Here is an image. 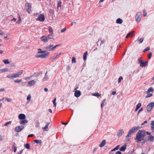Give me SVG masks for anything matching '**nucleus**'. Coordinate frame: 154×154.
Returning <instances> with one entry per match:
<instances>
[{"instance_id": "nucleus-1", "label": "nucleus", "mask_w": 154, "mask_h": 154, "mask_svg": "<svg viewBox=\"0 0 154 154\" xmlns=\"http://www.w3.org/2000/svg\"><path fill=\"white\" fill-rule=\"evenodd\" d=\"M146 131L143 130L139 131L137 133L136 137L134 139L137 143L140 142L143 140L144 137L146 136Z\"/></svg>"}, {"instance_id": "nucleus-2", "label": "nucleus", "mask_w": 154, "mask_h": 154, "mask_svg": "<svg viewBox=\"0 0 154 154\" xmlns=\"http://www.w3.org/2000/svg\"><path fill=\"white\" fill-rule=\"evenodd\" d=\"M49 32L48 33V37L49 39H53L54 40V36L53 35V31L52 28L49 26L48 28Z\"/></svg>"}, {"instance_id": "nucleus-3", "label": "nucleus", "mask_w": 154, "mask_h": 154, "mask_svg": "<svg viewBox=\"0 0 154 154\" xmlns=\"http://www.w3.org/2000/svg\"><path fill=\"white\" fill-rule=\"evenodd\" d=\"M140 128L138 127L134 126L133 127L128 131V134L126 137H130V135L135 130H138Z\"/></svg>"}, {"instance_id": "nucleus-4", "label": "nucleus", "mask_w": 154, "mask_h": 154, "mask_svg": "<svg viewBox=\"0 0 154 154\" xmlns=\"http://www.w3.org/2000/svg\"><path fill=\"white\" fill-rule=\"evenodd\" d=\"M49 54V52H47L44 54L36 55L35 57L36 58H41L42 59H43L48 57Z\"/></svg>"}, {"instance_id": "nucleus-5", "label": "nucleus", "mask_w": 154, "mask_h": 154, "mask_svg": "<svg viewBox=\"0 0 154 154\" xmlns=\"http://www.w3.org/2000/svg\"><path fill=\"white\" fill-rule=\"evenodd\" d=\"M154 106V103L151 102L148 104L146 107L147 111L149 112H150Z\"/></svg>"}, {"instance_id": "nucleus-6", "label": "nucleus", "mask_w": 154, "mask_h": 154, "mask_svg": "<svg viewBox=\"0 0 154 154\" xmlns=\"http://www.w3.org/2000/svg\"><path fill=\"white\" fill-rule=\"evenodd\" d=\"M142 13L141 12H137L135 17V20L137 22H139L140 21Z\"/></svg>"}, {"instance_id": "nucleus-7", "label": "nucleus", "mask_w": 154, "mask_h": 154, "mask_svg": "<svg viewBox=\"0 0 154 154\" xmlns=\"http://www.w3.org/2000/svg\"><path fill=\"white\" fill-rule=\"evenodd\" d=\"M45 20V17L43 14H40L38 17L36 19V21H39L41 22H43Z\"/></svg>"}, {"instance_id": "nucleus-8", "label": "nucleus", "mask_w": 154, "mask_h": 154, "mask_svg": "<svg viewBox=\"0 0 154 154\" xmlns=\"http://www.w3.org/2000/svg\"><path fill=\"white\" fill-rule=\"evenodd\" d=\"M36 82V81L34 80L29 81L28 82V84L29 87H32L34 85Z\"/></svg>"}, {"instance_id": "nucleus-9", "label": "nucleus", "mask_w": 154, "mask_h": 154, "mask_svg": "<svg viewBox=\"0 0 154 154\" xmlns=\"http://www.w3.org/2000/svg\"><path fill=\"white\" fill-rule=\"evenodd\" d=\"M53 48V45L51 44L45 47V49L47 50L48 51H51L54 50Z\"/></svg>"}, {"instance_id": "nucleus-10", "label": "nucleus", "mask_w": 154, "mask_h": 154, "mask_svg": "<svg viewBox=\"0 0 154 154\" xmlns=\"http://www.w3.org/2000/svg\"><path fill=\"white\" fill-rule=\"evenodd\" d=\"M134 31H132L128 33L126 35L125 37L126 38H128L129 37H132L134 35Z\"/></svg>"}, {"instance_id": "nucleus-11", "label": "nucleus", "mask_w": 154, "mask_h": 154, "mask_svg": "<svg viewBox=\"0 0 154 154\" xmlns=\"http://www.w3.org/2000/svg\"><path fill=\"white\" fill-rule=\"evenodd\" d=\"M81 95V92L79 90H76L75 91L74 95L76 97H79Z\"/></svg>"}, {"instance_id": "nucleus-12", "label": "nucleus", "mask_w": 154, "mask_h": 154, "mask_svg": "<svg viewBox=\"0 0 154 154\" xmlns=\"http://www.w3.org/2000/svg\"><path fill=\"white\" fill-rule=\"evenodd\" d=\"M26 118V116L23 114H20L18 116V118L20 120L24 119Z\"/></svg>"}, {"instance_id": "nucleus-13", "label": "nucleus", "mask_w": 154, "mask_h": 154, "mask_svg": "<svg viewBox=\"0 0 154 154\" xmlns=\"http://www.w3.org/2000/svg\"><path fill=\"white\" fill-rule=\"evenodd\" d=\"M148 63V62L147 61H146L145 62H144L143 61L140 63V66L141 67H145L147 65V64Z\"/></svg>"}, {"instance_id": "nucleus-14", "label": "nucleus", "mask_w": 154, "mask_h": 154, "mask_svg": "<svg viewBox=\"0 0 154 154\" xmlns=\"http://www.w3.org/2000/svg\"><path fill=\"white\" fill-rule=\"evenodd\" d=\"M28 121L26 120V119H23L21 120H20L19 121V123L20 124L24 125L26 124L28 122Z\"/></svg>"}, {"instance_id": "nucleus-15", "label": "nucleus", "mask_w": 154, "mask_h": 154, "mask_svg": "<svg viewBox=\"0 0 154 154\" xmlns=\"http://www.w3.org/2000/svg\"><path fill=\"white\" fill-rule=\"evenodd\" d=\"M124 133V131L122 129L119 130L118 132L117 135L119 137H121Z\"/></svg>"}, {"instance_id": "nucleus-16", "label": "nucleus", "mask_w": 154, "mask_h": 154, "mask_svg": "<svg viewBox=\"0 0 154 154\" xmlns=\"http://www.w3.org/2000/svg\"><path fill=\"white\" fill-rule=\"evenodd\" d=\"M31 4L29 3H28V8L27 9V11L29 14H30L31 11Z\"/></svg>"}, {"instance_id": "nucleus-17", "label": "nucleus", "mask_w": 154, "mask_h": 154, "mask_svg": "<svg viewBox=\"0 0 154 154\" xmlns=\"http://www.w3.org/2000/svg\"><path fill=\"white\" fill-rule=\"evenodd\" d=\"M123 22V20L120 18L117 19L116 20V23L118 24H121Z\"/></svg>"}, {"instance_id": "nucleus-18", "label": "nucleus", "mask_w": 154, "mask_h": 154, "mask_svg": "<svg viewBox=\"0 0 154 154\" xmlns=\"http://www.w3.org/2000/svg\"><path fill=\"white\" fill-rule=\"evenodd\" d=\"M62 2L61 0H60L58 1V3L57 5V9H61V5Z\"/></svg>"}, {"instance_id": "nucleus-19", "label": "nucleus", "mask_w": 154, "mask_h": 154, "mask_svg": "<svg viewBox=\"0 0 154 154\" xmlns=\"http://www.w3.org/2000/svg\"><path fill=\"white\" fill-rule=\"evenodd\" d=\"M106 143V140H103L101 143L100 144L99 146L100 147H102L104 146Z\"/></svg>"}, {"instance_id": "nucleus-20", "label": "nucleus", "mask_w": 154, "mask_h": 154, "mask_svg": "<svg viewBox=\"0 0 154 154\" xmlns=\"http://www.w3.org/2000/svg\"><path fill=\"white\" fill-rule=\"evenodd\" d=\"M126 148V146L124 145L119 148V150L121 151H125Z\"/></svg>"}, {"instance_id": "nucleus-21", "label": "nucleus", "mask_w": 154, "mask_h": 154, "mask_svg": "<svg viewBox=\"0 0 154 154\" xmlns=\"http://www.w3.org/2000/svg\"><path fill=\"white\" fill-rule=\"evenodd\" d=\"M88 54V52L86 51L84 54L83 55V59L84 61H85L87 59V55Z\"/></svg>"}, {"instance_id": "nucleus-22", "label": "nucleus", "mask_w": 154, "mask_h": 154, "mask_svg": "<svg viewBox=\"0 0 154 154\" xmlns=\"http://www.w3.org/2000/svg\"><path fill=\"white\" fill-rule=\"evenodd\" d=\"M154 90L152 87H150L147 90V91H146V94H148L150 92H153Z\"/></svg>"}, {"instance_id": "nucleus-23", "label": "nucleus", "mask_w": 154, "mask_h": 154, "mask_svg": "<svg viewBox=\"0 0 154 154\" xmlns=\"http://www.w3.org/2000/svg\"><path fill=\"white\" fill-rule=\"evenodd\" d=\"M148 140L152 142L154 140V137L152 135H150L149 137Z\"/></svg>"}, {"instance_id": "nucleus-24", "label": "nucleus", "mask_w": 154, "mask_h": 154, "mask_svg": "<svg viewBox=\"0 0 154 154\" xmlns=\"http://www.w3.org/2000/svg\"><path fill=\"white\" fill-rule=\"evenodd\" d=\"M14 130L16 132H19L21 131L20 128V127L19 126L16 127L15 128Z\"/></svg>"}, {"instance_id": "nucleus-25", "label": "nucleus", "mask_w": 154, "mask_h": 154, "mask_svg": "<svg viewBox=\"0 0 154 154\" xmlns=\"http://www.w3.org/2000/svg\"><path fill=\"white\" fill-rule=\"evenodd\" d=\"M8 69L7 68H4L3 69H0V72L2 73L5 72H6L8 71Z\"/></svg>"}, {"instance_id": "nucleus-26", "label": "nucleus", "mask_w": 154, "mask_h": 154, "mask_svg": "<svg viewBox=\"0 0 154 154\" xmlns=\"http://www.w3.org/2000/svg\"><path fill=\"white\" fill-rule=\"evenodd\" d=\"M143 38H139L138 37L137 40V41L139 42V44H141L143 42Z\"/></svg>"}, {"instance_id": "nucleus-27", "label": "nucleus", "mask_w": 154, "mask_h": 154, "mask_svg": "<svg viewBox=\"0 0 154 154\" xmlns=\"http://www.w3.org/2000/svg\"><path fill=\"white\" fill-rule=\"evenodd\" d=\"M24 146L27 149H30V145L28 143L24 144Z\"/></svg>"}, {"instance_id": "nucleus-28", "label": "nucleus", "mask_w": 154, "mask_h": 154, "mask_svg": "<svg viewBox=\"0 0 154 154\" xmlns=\"http://www.w3.org/2000/svg\"><path fill=\"white\" fill-rule=\"evenodd\" d=\"M59 56L57 54L55 57H51V59L53 61L55 60H56L57 59L58 57Z\"/></svg>"}, {"instance_id": "nucleus-29", "label": "nucleus", "mask_w": 154, "mask_h": 154, "mask_svg": "<svg viewBox=\"0 0 154 154\" xmlns=\"http://www.w3.org/2000/svg\"><path fill=\"white\" fill-rule=\"evenodd\" d=\"M43 131H48V126L47 125H45V127L43 128Z\"/></svg>"}, {"instance_id": "nucleus-30", "label": "nucleus", "mask_w": 154, "mask_h": 154, "mask_svg": "<svg viewBox=\"0 0 154 154\" xmlns=\"http://www.w3.org/2000/svg\"><path fill=\"white\" fill-rule=\"evenodd\" d=\"M3 62L5 64H9L10 62L8 61V59H5L3 60Z\"/></svg>"}, {"instance_id": "nucleus-31", "label": "nucleus", "mask_w": 154, "mask_h": 154, "mask_svg": "<svg viewBox=\"0 0 154 154\" xmlns=\"http://www.w3.org/2000/svg\"><path fill=\"white\" fill-rule=\"evenodd\" d=\"M34 142H35L37 143H40V144L41 145V144L42 142L40 140H35L34 141Z\"/></svg>"}, {"instance_id": "nucleus-32", "label": "nucleus", "mask_w": 154, "mask_h": 154, "mask_svg": "<svg viewBox=\"0 0 154 154\" xmlns=\"http://www.w3.org/2000/svg\"><path fill=\"white\" fill-rule=\"evenodd\" d=\"M56 98H55L53 101V103L54 104V106L55 107H56Z\"/></svg>"}, {"instance_id": "nucleus-33", "label": "nucleus", "mask_w": 154, "mask_h": 154, "mask_svg": "<svg viewBox=\"0 0 154 154\" xmlns=\"http://www.w3.org/2000/svg\"><path fill=\"white\" fill-rule=\"evenodd\" d=\"M42 41L46 43L48 42V38H43L42 39Z\"/></svg>"}, {"instance_id": "nucleus-34", "label": "nucleus", "mask_w": 154, "mask_h": 154, "mask_svg": "<svg viewBox=\"0 0 154 154\" xmlns=\"http://www.w3.org/2000/svg\"><path fill=\"white\" fill-rule=\"evenodd\" d=\"M40 74L41 72H35L33 74V75L35 77H36L38 76Z\"/></svg>"}, {"instance_id": "nucleus-35", "label": "nucleus", "mask_w": 154, "mask_h": 154, "mask_svg": "<svg viewBox=\"0 0 154 154\" xmlns=\"http://www.w3.org/2000/svg\"><path fill=\"white\" fill-rule=\"evenodd\" d=\"M23 70H20L17 73L18 74V75L19 76L20 75H21L23 73Z\"/></svg>"}, {"instance_id": "nucleus-36", "label": "nucleus", "mask_w": 154, "mask_h": 154, "mask_svg": "<svg viewBox=\"0 0 154 154\" xmlns=\"http://www.w3.org/2000/svg\"><path fill=\"white\" fill-rule=\"evenodd\" d=\"M6 77L9 78V79H13V74H10V75H7L6 76Z\"/></svg>"}, {"instance_id": "nucleus-37", "label": "nucleus", "mask_w": 154, "mask_h": 154, "mask_svg": "<svg viewBox=\"0 0 154 154\" xmlns=\"http://www.w3.org/2000/svg\"><path fill=\"white\" fill-rule=\"evenodd\" d=\"M151 125H152L151 128L152 130H154V121H153L151 123Z\"/></svg>"}, {"instance_id": "nucleus-38", "label": "nucleus", "mask_w": 154, "mask_h": 154, "mask_svg": "<svg viewBox=\"0 0 154 154\" xmlns=\"http://www.w3.org/2000/svg\"><path fill=\"white\" fill-rule=\"evenodd\" d=\"M119 145L117 146L116 147L111 150V152L118 150L119 149Z\"/></svg>"}, {"instance_id": "nucleus-39", "label": "nucleus", "mask_w": 154, "mask_h": 154, "mask_svg": "<svg viewBox=\"0 0 154 154\" xmlns=\"http://www.w3.org/2000/svg\"><path fill=\"white\" fill-rule=\"evenodd\" d=\"M93 95L94 96H95L97 97H100V96L101 95L99 94L98 93H95L94 94H93Z\"/></svg>"}, {"instance_id": "nucleus-40", "label": "nucleus", "mask_w": 154, "mask_h": 154, "mask_svg": "<svg viewBox=\"0 0 154 154\" xmlns=\"http://www.w3.org/2000/svg\"><path fill=\"white\" fill-rule=\"evenodd\" d=\"M137 60L138 61V64L140 63L141 62L143 61V60H142V59L141 57L139 58Z\"/></svg>"}, {"instance_id": "nucleus-41", "label": "nucleus", "mask_w": 154, "mask_h": 154, "mask_svg": "<svg viewBox=\"0 0 154 154\" xmlns=\"http://www.w3.org/2000/svg\"><path fill=\"white\" fill-rule=\"evenodd\" d=\"M123 77L122 76H120L118 79V83H120L122 81V80L123 79Z\"/></svg>"}, {"instance_id": "nucleus-42", "label": "nucleus", "mask_w": 154, "mask_h": 154, "mask_svg": "<svg viewBox=\"0 0 154 154\" xmlns=\"http://www.w3.org/2000/svg\"><path fill=\"white\" fill-rule=\"evenodd\" d=\"M22 79H17V80H15L14 81V82L15 83H19V82H21L22 81Z\"/></svg>"}, {"instance_id": "nucleus-43", "label": "nucleus", "mask_w": 154, "mask_h": 154, "mask_svg": "<svg viewBox=\"0 0 154 154\" xmlns=\"http://www.w3.org/2000/svg\"><path fill=\"white\" fill-rule=\"evenodd\" d=\"M31 95H29L27 97V100H28L27 103H29L31 100Z\"/></svg>"}, {"instance_id": "nucleus-44", "label": "nucleus", "mask_w": 154, "mask_h": 154, "mask_svg": "<svg viewBox=\"0 0 154 154\" xmlns=\"http://www.w3.org/2000/svg\"><path fill=\"white\" fill-rule=\"evenodd\" d=\"M13 78H17L19 77V76L18 75V74L17 73H14L13 74Z\"/></svg>"}, {"instance_id": "nucleus-45", "label": "nucleus", "mask_w": 154, "mask_h": 154, "mask_svg": "<svg viewBox=\"0 0 154 154\" xmlns=\"http://www.w3.org/2000/svg\"><path fill=\"white\" fill-rule=\"evenodd\" d=\"M11 122H12L11 121H9L8 122H7L4 125L5 126H7L8 125L11 124Z\"/></svg>"}, {"instance_id": "nucleus-46", "label": "nucleus", "mask_w": 154, "mask_h": 154, "mask_svg": "<svg viewBox=\"0 0 154 154\" xmlns=\"http://www.w3.org/2000/svg\"><path fill=\"white\" fill-rule=\"evenodd\" d=\"M150 50V48L149 47H147L143 50V52H145L149 50Z\"/></svg>"}, {"instance_id": "nucleus-47", "label": "nucleus", "mask_w": 154, "mask_h": 154, "mask_svg": "<svg viewBox=\"0 0 154 154\" xmlns=\"http://www.w3.org/2000/svg\"><path fill=\"white\" fill-rule=\"evenodd\" d=\"M48 76H45V77L43 78L42 80L44 81H47L48 79Z\"/></svg>"}, {"instance_id": "nucleus-48", "label": "nucleus", "mask_w": 154, "mask_h": 154, "mask_svg": "<svg viewBox=\"0 0 154 154\" xmlns=\"http://www.w3.org/2000/svg\"><path fill=\"white\" fill-rule=\"evenodd\" d=\"M146 96V98H147L149 97H150L152 96V93H149Z\"/></svg>"}, {"instance_id": "nucleus-49", "label": "nucleus", "mask_w": 154, "mask_h": 154, "mask_svg": "<svg viewBox=\"0 0 154 154\" xmlns=\"http://www.w3.org/2000/svg\"><path fill=\"white\" fill-rule=\"evenodd\" d=\"M72 63H75L76 62V61L75 60V57H73L72 58Z\"/></svg>"}, {"instance_id": "nucleus-50", "label": "nucleus", "mask_w": 154, "mask_h": 154, "mask_svg": "<svg viewBox=\"0 0 154 154\" xmlns=\"http://www.w3.org/2000/svg\"><path fill=\"white\" fill-rule=\"evenodd\" d=\"M47 50H44L42 51H38L37 52V53L38 54H41V53H45Z\"/></svg>"}, {"instance_id": "nucleus-51", "label": "nucleus", "mask_w": 154, "mask_h": 154, "mask_svg": "<svg viewBox=\"0 0 154 154\" xmlns=\"http://www.w3.org/2000/svg\"><path fill=\"white\" fill-rule=\"evenodd\" d=\"M147 13L146 10H144L143 11V16L144 17L146 16Z\"/></svg>"}, {"instance_id": "nucleus-52", "label": "nucleus", "mask_w": 154, "mask_h": 154, "mask_svg": "<svg viewBox=\"0 0 154 154\" xmlns=\"http://www.w3.org/2000/svg\"><path fill=\"white\" fill-rule=\"evenodd\" d=\"M152 54L151 52H150L148 54V57L149 59H150L151 58Z\"/></svg>"}, {"instance_id": "nucleus-53", "label": "nucleus", "mask_w": 154, "mask_h": 154, "mask_svg": "<svg viewBox=\"0 0 154 154\" xmlns=\"http://www.w3.org/2000/svg\"><path fill=\"white\" fill-rule=\"evenodd\" d=\"M66 30V28H64L61 30L60 32L61 33L63 32H65Z\"/></svg>"}, {"instance_id": "nucleus-54", "label": "nucleus", "mask_w": 154, "mask_h": 154, "mask_svg": "<svg viewBox=\"0 0 154 154\" xmlns=\"http://www.w3.org/2000/svg\"><path fill=\"white\" fill-rule=\"evenodd\" d=\"M5 100L8 102H10L11 101L12 99L11 98H5Z\"/></svg>"}, {"instance_id": "nucleus-55", "label": "nucleus", "mask_w": 154, "mask_h": 154, "mask_svg": "<svg viewBox=\"0 0 154 154\" xmlns=\"http://www.w3.org/2000/svg\"><path fill=\"white\" fill-rule=\"evenodd\" d=\"M141 106V104L140 103H138L136 106V107L137 108L139 109Z\"/></svg>"}, {"instance_id": "nucleus-56", "label": "nucleus", "mask_w": 154, "mask_h": 154, "mask_svg": "<svg viewBox=\"0 0 154 154\" xmlns=\"http://www.w3.org/2000/svg\"><path fill=\"white\" fill-rule=\"evenodd\" d=\"M143 110V107L141 108L139 110L137 115H138L139 113Z\"/></svg>"}, {"instance_id": "nucleus-57", "label": "nucleus", "mask_w": 154, "mask_h": 154, "mask_svg": "<svg viewBox=\"0 0 154 154\" xmlns=\"http://www.w3.org/2000/svg\"><path fill=\"white\" fill-rule=\"evenodd\" d=\"M21 20V18L20 16V15L19 14V20L17 21L16 22V23H19L20 22V21Z\"/></svg>"}, {"instance_id": "nucleus-58", "label": "nucleus", "mask_w": 154, "mask_h": 154, "mask_svg": "<svg viewBox=\"0 0 154 154\" xmlns=\"http://www.w3.org/2000/svg\"><path fill=\"white\" fill-rule=\"evenodd\" d=\"M105 41V40L104 39H103L102 40H101V44H100V45H101V44H103Z\"/></svg>"}, {"instance_id": "nucleus-59", "label": "nucleus", "mask_w": 154, "mask_h": 154, "mask_svg": "<svg viewBox=\"0 0 154 154\" xmlns=\"http://www.w3.org/2000/svg\"><path fill=\"white\" fill-rule=\"evenodd\" d=\"M19 126L20 127V128L21 131L24 128V127L23 125H21Z\"/></svg>"}, {"instance_id": "nucleus-60", "label": "nucleus", "mask_w": 154, "mask_h": 154, "mask_svg": "<svg viewBox=\"0 0 154 154\" xmlns=\"http://www.w3.org/2000/svg\"><path fill=\"white\" fill-rule=\"evenodd\" d=\"M14 152H15L17 151V147L14 146Z\"/></svg>"}, {"instance_id": "nucleus-61", "label": "nucleus", "mask_w": 154, "mask_h": 154, "mask_svg": "<svg viewBox=\"0 0 154 154\" xmlns=\"http://www.w3.org/2000/svg\"><path fill=\"white\" fill-rule=\"evenodd\" d=\"M70 69V67L69 66H68L66 67V70L67 71H69Z\"/></svg>"}, {"instance_id": "nucleus-62", "label": "nucleus", "mask_w": 154, "mask_h": 154, "mask_svg": "<svg viewBox=\"0 0 154 154\" xmlns=\"http://www.w3.org/2000/svg\"><path fill=\"white\" fill-rule=\"evenodd\" d=\"M34 16L35 17L38 16L39 15H40L38 13H35L34 14Z\"/></svg>"}, {"instance_id": "nucleus-63", "label": "nucleus", "mask_w": 154, "mask_h": 154, "mask_svg": "<svg viewBox=\"0 0 154 154\" xmlns=\"http://www.w3.org/2000/svg\"><path fill=\"white\" fill-rule=\"evenodd\" d=\"M5 91V89L4 88H2L0 89V92L4 91Z\"/></svg>"}, {"instance_id": "nucleus-64", "label": "nucleus", "mask_w": 154, "mask_h": 154, "mask_svg": "<svg viewBox=\"0 0 154 154\" xmlns=\"http://www.w3.org/2000/svg\"><path fill=\"white\" fill-rule=\"evenodd\" d=\"M115 154H121V152L119 151L117 152Z\"/></svg>"}]
</instances>
